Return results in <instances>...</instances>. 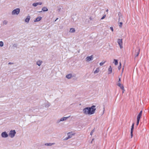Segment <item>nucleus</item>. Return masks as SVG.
<instances>
[{"label":"nucleus","instance_id":"obj_1","mask_svg":"<svg viewBox=\"0 0 149 149\" xmlns=\"http://www.w3.org/2000/svg\"><path fill=\"white\" fill-rule=\"evenodd\" d=\"M96 109L95 106L93 105L91 107L85 108L83 109V111L85 114L90 115L94 113Z\"/></svg>","mask_w":149,"mask_h":149},{"label":"nucleus","instance_id":"obj_2","mask_svg":"<svg viewBox=\"0 0 149 149\" xmlns=\"http://www.w3.org/2000/svg\"><path fill=\"white\" fill-rule=\"evenodd\" d=\"M74 134L75 133L72 132H68L67 134V135L68 136V137H66L64 138V140H68V139L71 138L72 136L73 135H74Z\"/></svg>","mask_w":149,"mask_h":149},{"label":"nucleus","instance_id":"obj_3","mask_svg":"<svg viewBox=\"0 0 149 149\" xmlns=\"http://www.w3.org/2000/svg\"><path fill=\"white\" fill-rule=\"evenodd\" d=\"M142 111H141L139 113L138 115L137 116V122H136V125H138L139 124L140 119L142 115Z\"/></svg>","mask_w":149,"mask_h":149},{"label":"nucleus","instance_id":"obj_4","mask_svg":"<svg viewBox=\"0 0 149 149\" xmlns=\"http://www.w3.org/2000/svg\"><path fill=\"white\" fill-rule=\"evenodd\" d=\"M140 50V49L139 47L136 48L135 52L134 53L135 57H137L138 56L139 54Z\"/></svg>","mask_w":149,"mask_h":149},{"label":"nucleus","instance_id":"obj_5","mask_svg":"<svg viewBox=\"0 0 149 149\" xmlns=\"http://www.w3.org/2000/svg\"><path fill=\"white\" fill-rule=\"evenodd\" d=\"M20 12V9L19 8H17L14 9L12 12V14L13 15H17Z\"/></svg>","mask_w":149,"mask_h":149},{"label":"nucleus","instance_id":"obj_6","mask_svg":"<svg viewBox=\"0 0 149 149\" xmlns=\"http://www.w3.org/2000/svg\"><path fill=\"white\" fill-rule=\"evenodd\" d=\"M117 42L120 48L121 49H122L123 48L122 39H118V40Z\"/></svg>","mask_w":149,"mask_h":149},{"label":"nucleus","instance_id":"obj_7","mask_svg":"<svg viewBox=\"0 0 149 149\" xmlns=\"http://www.w3.org/2000/svg\"><path fill=\"white\" fill-rule=\"evenodd\" d=\"M15 134L16 132L15 130H11L10 132L9 135L11 138H13L15 136Z\"/></svg>","mask_w":149,"mask_h":149},{"label":"nucleus","instance_id":"obj_8","mask_svg":"<svg viewBox=\"0 0 149 149\" xmlns=\"http://www.w3.org/2000/svg\"><path fill=\"white\" fill-rule=\"evenodd\" d=\"M93 59V56L91 55L90 56H88L86 58V61L87 62H88Z\"/></svg>","mask_w":149,"mask_h":149},{"label":"nucleus","instance_id":"obj_9","mask_svg":"<svg viewBox=\"0 0 149 149\" xmlns=\"http://www.w3.org/2000/svg\"><path fill=\"white\" fill-rule=\"evenodd\" d=\"M134 123H133L132 124L131 128V138H132L133 136V129L134 128Z\"/></svg>","mask_w":149,"mask_h":149},{"label":"nucleus","instance_id":"obj_10","mask_svg":"<svg viewBox=\"0 0 149 149\" xmlns=\"http://www.w3.org/2000/svg\"><path fill=\"white\" fill-rule=\"evenodd\" d=\"M8 136V134L6 132H3L1 134V136L3 138H6Z\"/></svg>","mask_w":149,"mask_h":149},{"label":"nucleus","instance_id":"obj_11","mask_svg":"<svg viewBox=\"0 0 149 149\" xmlns=\"http://www.w3.org/2000/svg\"><path fill=\"white\" fill-rule=\"evenodd\" d=\"M30 19V17L29 15H28L26 19H25V21L26 22L28 23Z\"/></svg>","mask_w":149,"mask_h":149},{"label":"nucleus","instance_id":"obj_12","mask_svg":"<svg viewBox=\"0 0 149 149\" xmlns=\"http://www.w3.org/2000/svg\"><path fill=\"white\" fill-rule=\"evenodd\" d=\"M112 69L111 66H109V68L108 69V74H111L112 72Z\"/></svg>","mask_w":149,"mask_h":149},{"label":"nucleus","instance_id":"obj_13","mask_svg":"<svg viewBox=\"0 0 149 149\" xmlns=\"http://www.w3.org/2000/svg\"><path fill=\"white\" fill-rule=\"evenodd\" d=\"M70 117V116L67 117H64L61 118L60 120V121H62L66 120L68 118Z\"/></svg>","mask_w":149,"mask_h":149},{"label":"nucleus","instance_id":"obj_14","mask_svg":"<svg viewBox=\"0 0 149 149\" xmlns=\"http://www.w3.org/2000/svg\"><path fill=\"white\" fill-rule=\"evenodd\" d=\"M42 17H39L37 18L36 19L34 20V22H38L41 20Z\"/></svg>","mask_w":149,"mask_h":149},{"label":"nucleus","instance_id":"obj_15","mask_svg":"<svg viewBox=\"0 0 149 149\" xmlns=\"http://www.w3.org/2000/svg\"><path fill=\"white\" fill-rule=\"evenodd\" d=\"M118 85L120 88L121 89H122V88H124L123 86L121 85L120 82L118 83Z\"/></svg>","mask_w":149,"mask_h":149},{"label":"nucleus","instance_id":"obj_16","mask_svg":"<svg viewBox=\"0 0 149 149\" xmlns=\"http://www.w3.org/2000/svg\"><path fill=\"white\" fill-rule=\"evenodd\" d=\"M42 10L44 12L47 11H48V9L46 7H44L42 8Z\"/></svg>","mask_w":149,"mask_h":149},{"label":"nucleus","instance_id":"obj_17","mask_svg":"<svg viewBox=\"0 0 149 149\" xmlns=\"http://www.w3.org/2000/svg\"><path fill=\"white\" fill-rule=\"evenodd\" d=\"M75 31V30L74 28H72L70 29V32L71 33H74Z\"/></svg>","mask_w":149,"mask_h":149},{"label":"nucleus","instance_id":"obj_18","mask_svg":"<svg viewBox=\"0 0 149 149\" xmlns=\"http://www.w3.org/2000/svg\"><path fill=\"white\" fill-rule=\"evenodd\" d=\"M72 77V75L71 74H68L66 76V77L68 79Z\"/></svg>","mask_w":149,"mask_h":149},{"label":"nucleus","instance_id":"obj_19","mask_svg":"<svg viewBox=\"0 0 149 149\" xmlns=\"http://www.w3.org/2000/svg\"><path fill=\"white\" fill-rule=\"evenodd\" d=\"M55 144L54 143H45V145L46 146H52V145H54Z\"/></svg>","mask_w":149,"mask_h":149},{"label":"nucleus","instance_id":"obj_20","mask_svg":"<svg viewBox=\"0 0 149 149\" xmlns=\"http://www.w3.org/2000/svg\"><path fill=\"white\" fill-rule=\"evenodd\" d=\"M99 71V68H96V70L94 71V73L95 74L98 72Z\"/></svg>","mask_w":149,"mask_h":149},{"label":"nucleus","instance_id":"obj_21","mask_svg":"<svg viewBox=\"0 0 149 149\" xmlns=\"http://www.w3.org/2000/svg\"><path fill=\"white\" fill-rule=\"evenodd\" d=\"M42 63V61H38L37 62V64L38 65V66H40L41 65V64Z\"/></svg>","mask_w":149,"mask_h":149},{"label":"nucleus","instance_id":"obj_22","mask_svg":"<svg viewBox=\"0 0 149 149\" xmlns=\"http://www.w3.org/2000/svg\"><path fill=\"white\" fill-rule=\"evenodd\" d=\"M114 62L113 63H114L116 65H117L118 64V60L117 59H114Z\"/></svg>","mask_w":149,"mask_h":149},{"label":"nucleus","instance_id":"obj_23","mask_svg":"<svg viewBox=\"0 0 149 149\" xmlns=\"http://www.w3.org/2000/svg\"><path fill=\"white\" fill-rule=\"evenodd\" d=\"M106 62V61H102V62H100V66L104 64Z\"/></svg>","mask_w":149,"mask_h":149},{"label":"nucleus","instance_id":"obj_24","mask_svg":"<svg viewBox=\"0 0 149 149\" xmlns=\"http://www.w3.org/2000/svg\"><path fill=\"white\" fill-rule=\"evenodd\" d=\"M38 5V3H34L33 4V6L34 7L37 6Z\"/></svg>","mask_w":149,"mask_h":149},{"label":"nucleus","instance_id":"obj_25","mask_svg":"<svg viewBox=\"0 0 149 149\" xmlns=\"http://www.w3.org/2000/svg\"><path fill=\"white\" fill-rule=\"evenodd\" d=\"M3 43L2 41L0 42V46L1 47H2L3 46Z\"/></svg>","mask_w":149,"mask_h":149},{"label":"nucleus","instance_id":"obj_26","mask_svg":"<svg viewBox=\"0 0 149 149\" xmlns=\"http://www.w3.org/2000/svg\"><path fill=\"white\" fill-rule=\"evenodd\" d=\"M121 68V63H120V65L118 67V69L119 70H120Z\"/></svg>","mask_w":149,"mask_h":149},{"label":"nucleus","instance_id":"obj_27","mask_svg":"<svg viewBox=\"0 0 149 149\" xmlns=\"http://www.w3.org/2000/svg\"><path fill=\"white\" fill-rule=\"evenodd\" d=\"M94 130H93L91 131V132L90 133V135L92 136L93 133L94 132Z\"/></svg>","mask_w":149,"mask_h":149},{"label":"nucleus","instance_id":"obj_28","mask_svg":"<svg viewBox=\"0 0 149 149\" xmlns=\"http://www.w3.org/2000/svg\"><path fill=\"white\" fill-rule=\"evenodd\" d=\"M122 24H123V23L122 22H120L119 23V26H120V27H121V26H122Z\"/></svg>","mask_w":149,"mask_h":149},{"label":"nucleus","instance_id":"obj_29","mask_svg":"<svg viewBox=\"0 0 149 149\" xmlns=\"http://www.w3.org/2000/svg\"><path fill=\"white\" fill-rule=\"evenodd\" d=\"M7 23V22L6 21H4L3 22V24H6Z\"/></svg>","mask_w":149,"mask_h":149},{"label":"nucleus","instance_id":"obj_30","mask_svg":"<svg viewBox=\"0 0 149 149\" xmlns=\"http://www.w3.org/2000/svg\"><path fill=\"white\" fill-rule=\"evenodd\" d=\"M121 89L122 90V91H123V92H122L123 93L125 91V89H124V88H122V89Z\"/></svg>","mask_w":149,"mask_h":149},{"label":"nucleus","instance_id":"obj_31","mask_svg":"<svg viewBox=\"0 0 149 149\" xmlns=\"http://www.w3.org/2000/svg\"><path fill=\"white\" fill-rule=\"evenodd\" d=\"M106 17V15H104L101 18V19H104V18H105V17Z\"/></svg>","mask_w":149,"mask_h":149},{"label":"nucleus","instance_id":"obj_32","mask_svg":"<svg viewBox=\"0 0 149 149\" xmlns=\"http://www.w3.org/2000/svg\"><path fill=\"white\" fill-rule=\"evenodd\" d=\"M38 5H41L42 4V3L41 2H38Z\"/></svg>","mask_w":149,"mask_h":149},{"label":"nucleus","instance_id":"obj_33","mask_svg":"<svg viewBox=\"0 0 149 149\" xmlns=\"http://www.w3.org/2000/svg\"><path fill=\"white\" fill-rule=\"evenodd\" d=\"M110 29L112 31H113V27H110Z\"/></svg>","mask_w":149,"mask_h":149},{"label":"nucleus","instance_id":"obj_34","mask_svg":"<svg viewBox=\"0 0 149 149\" xmlns=\"http://www.w3.org/2000/svg\"><path fill=\"white\" fill-rule=\"evenodd\" d=\"M120 78H119V80H118V82H119V83L120 82Z\"/></svg>","mask_w":149,"mask_h":149},{"label":"nucleus","instance_id":"obj_35","mask_svg":"<svg viewBox=\"0 0 149 149\" xmlns=\"http://www.w3.org/2000/svg\"><path fill=\"white\" fill-rule=\"evenodd\" d=\"M104 110H103V113L102 114H103L104 113Z\"/></svg>","mask_w":149,"mask_h":149},{"label":"nucleus","instance_id":"obj_36","mask_svg":"<svg viewBox=\"0 0 149 149\" xmlns=\"http://www.w3.org/2000/svg\"><path fill=\"white\" fill-rule=\"evenodd\" d=\"M11 64V63H8V64Z\"/></svg>","mask_w":149,"mask_h":149},{"label":"nucleus","instance_id":"obj_37","mask_svg":"<svg viewBox=\"0 0 149 149\" xmlns=\"http://www.w3.org/2000/svg\"><path fill=\"white\" fill-rule=\"evenodd\" d=\"M108 11V10H107L106 11L107 12V11Z\"/></svg>","mask_w":149,"mask_h":149},{"label":"nucleus","instance_id":"obj_38","mask_svg":"<svg viewBox=\"0 0 149 149\" xmlns=\"http://www.w3.org/2000/svg\"><path fill=\"white\" fill-rule=\"evenodd\" d=\"M57 19L56 20H55V21H56V19Z\"/></svg>","mask_w":149,"mask_h":149}]
</instances>
